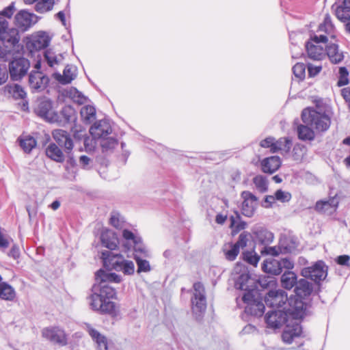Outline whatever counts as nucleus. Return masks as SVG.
Segmentation results:
<instances>
[{
  "label": "nucleus",
  "instance_id": "obj_1",
  "mask_svg": "<svg viewBox=\"0 0 350 350\" xmlns=\"http://www.w3.org/2000/svg\"><path fill=\"white\" fill-rule=\"evenodd\" d=\"M95 280L96 283L92 286V294L90 297L91 308L102 314H111L115 309L111 299L115 298L116 293L108 282L120 283L121 276L100 269L95 273Z\"/></svg>",
  "mask_w": 350,
  "mask_h": 350
},
{
  "label": "nucleus",
  "instance_id": "obj_2",
  "mask_svg": "<svg viewBox=\"0 0 350 350\" xmlns=\"http://www.w3.org/2000/svg\"><path fill=\"white\" fill-rule=\"evenodd\" d=\"M313 103L315 108H306L301 113V120L306 125L297 126L298 137L303 141H311L314 138V132L308 125L317 131H325L327 129L328 106L326 102L320 97H314Z\"/></svg>",
  "mask_w": 350,
  "mask_h": 350
},
{
  "label": "nucleus",
  "instance_id": "obj_3",
  "mask_svg": "<svg viewBox=\"0 0 350 350\" xmlns=\"http://www.w3.org/2000/svg\"><path fill=\"white\" fill-rule=\"evenodd\" d=\"M0 61L6 62L15 55L19 36L14 29L8 28V22L0 17Z\"/></svg>",
  "mask_w": 350,
  "mask_h": 350
},
{
  "label": "nucleus",
  "instance_id": "obj_4",
  "mask_svg": "<svg viewBox=\"0 0 350 350\" xmlns=\"http://www.w3.org/2000/svg\"><path fill=\"white\" fill-rule=\"evenodd\" d=\"M103 265L109 269L122 271L125 275H133L135 272V265L133 261L124 260L122 255L114 254L111 251L101 253Z\"/></svg>",
  "mask_w": 350,
  "mask_h": 350
},
{
  "label": "nucleus",
  "instance_id": "obj_5",
  "mask_svg": "<svg viewBox=\"0 0 350 350\" xmlns=\"http://www.w3.org/2000/svg\"><path fill=\"white\" fill-rule=\"evenodd\" d=\"M327 38L325 35H313L306 43V49L309 58L321 60L328 55Z\"/></svg>",
  "mask_w": 350,
  "mask_h": 350
},
{
  "label": "nucleus",
  "instance_id": "obj_6",
  "mask_svg": "<svg viewBox=\"0 0 350 350\" xmlns=\"http://www.w3.org/2000/svg\"><path fill=\"white\" fill-rule=\"evenodd\" d=\"M8 71L11 80L21 81L25 77L30 68V62L28 59L20 55L15 51V55L10 58Z\"/></svg>",
  "mask_w": 350,
  "mask_h": 350
},
{
  "label": "nucleus",
  "instance_id": "obj_7",
  "mask_svg": "<svg viewBox=\"0 0 350 350\" xmlns=\"http://www.w3.org/2000/svg\"><path fill=\"white\" fill-rule=\"evenodd\" d=\"M242 300L247 304L245 312L250 315L261 317L265 312V305L258 291H249L244 293Z\"/></svg>",
  "mask_w": 350,
  "mask_h": 350
},
{
  "label": "nucleus",
  "instance_id": "obj_8",
  "mask_svg": "<svg viewBox=\"0 0 350 350\" xmlns=\"http://www.w3.org/2000/svg\"><path fill=\"white\" fill-rule=\"evenodd\" d=\"M41 336L44 340L59 347L66 346L68 343V334L59 326L50 325L42 328Z\"/></svg>",
  "mask_w": 350,
  "mask_h": 350
},
{
  "label": "nucleus",
  "instance_id": "obj_9",
  "mask_svg": "<svg viewBox=\"0 0 350 350\" xmlns=\"http://www.w3.org/2000/svg\"><path fill=\"white\" fill-rule=\"evenodd\" d=\"M193 297L191 299L192 310L196 318L200 320L206 308L205 290L201 282L193 284Z\"/></svg>",
  "mask_w": 350,
  "mask_h": 350
},
{
  "label": "nucleus",
  "instance_id": "obj_10",
  "mask_svg": "<svg viewBox=\"0 0 350 350\" xmlns=\"http://www.w3.org/2000/svg\"><path fill=\"white\" fill-rule=\"evenodd\" d=\"M301 275L319 284L327 276V267L322 260L316 262L312 266L302 269Z\"/></svg>",
  "mask_w": 350,
  "mask_h": 350
},
{
  "label": "nucleus",
  "instance_id": "obj_11",
  "mask_svg": "<svg viewBox=\"0 0 350 350\" xmlns=\"http://www.w3.org/2000/svg\"><path fill=\"white\" fill-rule=\"evenodd\" d=\"M36 114L51 123H61L60 116L53 109L52 103L49 100H41L35 109Z\"/></svg>",
  "mask_w": 350,
  "mask_h": 350
},
{
  "label": "nucleus",
  "instance_id": "obj_12",
  "mask_svg": "<svg viewBox=\"0 0 350 350\" xmlns=\"http://www.w3.org/2000/svg\"><path fill=\"white\" fill-rule=\"evenodd\" d=\"M288 297L286 293L282 289L269 291L265 297V302L268 307L280 308L286 307Z\"/></svg>",
  "mask_w": 350,
  "mask_h": 350
},
{
  "label": "nucleus",
  "instance_id": "obj_13",
  "mask_svg": "<svg viewBox=\"0 0 350 350\" xmlns=\"http://www.w3.org/2000/svg\"><path fill=\"white\" fill-rule=\"evenodd\" d=\"M288 313L284 310H272L265 315V321L267 326L271 328H279L287 323Z\"/></svg>",
  "mask_w": 350,
  "mask_h": 350
},
{
  "label": "nucleus",
  "instance_id": "obj_14",
  "mask_svg": "<svg viewBox=\"0 0 350 350\" xmlns=\"http://www.w3.org/2000/svg\"><path fill=\"white\" fill-rule=\"evenodd\" d=\"M49 77L42 72L32 70L29 75V85L33 92L43 91L48 85Z\"/></svg>",
  "mask_w": 350,
  "mask_h": 350
},
{
  "label": "nucleus",
  "instance_id": "obj_15",
  "mask_svg": "<svg viewBox=\"0 0 350 350\" xmlns=\"http://www.w3.org/2000/svg\"><path fill=\"white\" fill-rule=\"evenodd\" d=\"M288 307H284V310L288 313V317L294 319H299L304 317L306 309L305 304L299 297L288 299Z\"/></svg>",
  "mask_w": 350,
  "mask_h": 350
},
{
  "label": "nucleus",
  "instance_id": "obj_16",
  "mask_svg": "<svg viewBox=\"0 0 350 350\" xmlns=\"http://www.w3.org/2000/svg\"><path fill=\"white\" fill-rule=\"evenodd\" d=\"M55 144L64 148V152L70 155L74 147L70 135L62 129H55L52 133Z\"/></svg>",
  "mask_w": 350,
  "mask_h": 350
},
{
  "label": "nucleus",
  "instance_id": "obj_17",
  "mask_svg": "<svg viewBox=\"0 0 350 350\" xmlns=\"http://www.w3.org/2000/svg\"><path fill=\"white\" fill-rule=\"evenodd\" d=\"M111 126L109 120H100L96 122L90 129V133L94 139H102L111 133Z\"/></svg>",
  "mask_w": 350,
  "mask_h": 350
},
{
  "label": "nucleus",
  "instance_id": "obj_18",
  "mask_svg": "<svg viewBox=\"0 0 350 350\" xmlns=\"http://www.w3.org/2000/svg\"><path fill=\"white\" fill-rule=\"evenodd\" d=\"M242 202L241 212L243 215L250 217L253 216L256 205L257 198L250 191H244L241 193Z\"/></svg>",
  "mask_w": 350,
  "mask_h": 350
},
{
  "label": "nucleus",
  "instance_id": "obj_19",
  "mask_svg": "<svg viewBox=\"0 0 350 350\" xmlns=\"http://www.w3.org/2000/svg\"><path fill=\"white\" fill-rule=\"evenodd\" d=\"M0 94L5 97L13 98L15 100L23 99L26 96L25 91L18 84L6 85L0 89Z\"/></svg>",
  "mask_w": 350,
  "mask_h": 350
},
{
  "label": "nucleus",
  "instance_id": "obj_20",
  "mask_svg": "<svg viewBox=\"0 0 350 350\" xmlns=\"http://www.w3.org/2000/svg\"><path fill=\"white\" fill-rule=\"evenodd\" d=\"M254 240L259 244L266 246L269 245L273 241V234L261 226H256L252 230Z\"/></svg>",
  "mask_w": 350,
  "mask_h": 350
},
{
  "label": "nucleus",
  "instance_id": "obj_21",
  "mask_svg": "<svg viewBox=\"0 0 350 350\" xmlns=\"http://www.w3.org/2000/svg\"><path fill=\"white\" fill-rule=\"evenodd\" d=\"M50 42L49 37L44 32L40 33L31 38L27 46L31 52L40 51L48 46Z\"/></svg>",
  "mask_w": 350,
  "mask_h": 350
},
{
  "label": "nucleus",
  "instance_id": "obj_22",
  "mask_svg": "<svg viewBox=\"0 0 350 350\" xmlns=\"http://www.w3.org/2000/svg\"><path fill=\"white\" fill-rule=\"evenodd\" d=\"M34 16V14H31L25 10H21L15 16V25L21 31H26L33 23V18Z\"/></svg>",
  "mask_w": 350,
  "mask_h": 350
},
{
  "label": "nucleus",
  "instance_id": "obj_23",
  "mask_svg": "<svg viewBox=\"0 0 350 350\" xmlns=\"http://www.w3.org/2000/svg\"><path fill=\"white\" fill-rule=\"evenodd\" d=\"M335 5L332 6L335 8L336 16L342 22L350 20V0H336Z\"/></svg>",
  "mask_w": 350,
  "mask_h": 350
},
{
  "label": "nucleus",
  "instance_id": "obj_24",
  "mask_svg": "<svg viewBox=\"0 0 350 350\" xmlns=\"http://www.w3.org/2000/svg\"><path fill=\"white\" fill-rule=\"evenodd\" d=\"M100 241L103 247L114 250L117 248L118 239L116 234L111 230L103 229L100 234Z\"/></svg>",
  "mask_w": 350,
  "mask_h": 350
},
{
  "label": "nucleus",
  "instance_id": "obj_25",
  "mask_svg": "<svg viewBox=\"0 0 350 350\" xmlns=\"http://www.w3.org/2000/svg\"><path fill=\"white\" fill-rule=\"evenodd\" d=\"M280 165L281 160L278 156L267 157L261 161V169L264 173L273 174Z\"/></svg>",
  "mask_w": 350,
  "mask_h": 350
},
{
  "label": "nucleus",
  "instance_id": "obj_26",
  "mask_svg": "<svg viewBox=\"0 0 350 350\" xmlns=\"http://www.w3.org/2000/svg\"><path fill=\"white\" fill-rule=\"evenodd\" d=\"M47 157L57 163H63L65 160V155L62 150L55 143H50L45 149Z\"/></svg>",
  "mask_w": 350,
  "mask_h": 350
},
{
  "label": "nucleus",
  "instance_id": "obj_27",
  "mask_svg": "<svg viewBox=\"0 0 350 350\" xmlns=\"http://www.w3.org/2000/svg\"><path fill=\"white\" fill-rule=\"evenodd\" d=\"M295 286L296 296L299 298H304L310 295L312 291V285L306 279L297 281Z\"/></svg>",
  "mask_w": 350,
  "mask_h": 350
},
{
  "label": "nucleus",
  "instance_id": "obj_28",
  "mask_svg": "<svg viewBox=\"0 0 350 350\" xmlns=\"http://www.w3.org/2000/svg\"><path fill=\"white\" fill-rule=\"evenodd\" d=\"M262 269L264 272L277 275L282 273L280 260L273 258H267L262 265Z\"/></svg>",
  "mask_w": 350,
  "mask_h": 350
},
{
  "label": "nucleus",
  "instance_id": "obj_29",
  "mask_svg": "<svg viewBox=\"0 0 350 350\" xmlns=\"http://www.w3.org/2000/svg\"><path fill=\"white\" fill-rule=\"evenodd\" d=\"M77 77L76 69L67 66L64 70L63 75H56L57 80L62 84L66 85L71 83Z\"/></svg>",
  "mask_w": 350,
  "mask_h": 350
},
{
  "label": "nucleus",
  "instance_id": "obj_30",
  "mask_svg": "<svg viewBox=\"0 0 350 350\" xmlns=\"http://www.w3.org/2000/svg\"><path fill=\"white\" fill-rule=\"evenodd\" d=\"M301 327L299 324H296L295 326L292 328L287 325L286 329L283 332L282 334V340L284 342L291 344L295 337H297L301 334Z\"/></svg>",
  "mask_w": 350,
  "mask_h": 350
},
{
  "label": "nucleus",
  "instance_id": "obj_31",
  "mask_svg": "<svg viewBox=\"0 0 350 350\" xmlns=\"http://www.w3.org/2000/svg\"><path fill=\"white\" fill-rule=\"evenodd\" d=\"M297 281V275L291 271H285L281 277L282 286L286 289H291Z\"/></svg>",
  "mask_w": 350,
  "mask_h": 350
},
{
  "label": "nucleus",
  "instance_id": "obj_32",
  "mask_svg": "<svg viewBox=\"0 0 350 350\" xmlns=\"http://www.w3.org/2000/svg\"><path fill=\"white\" fill-rule=\"evenodd\" d=\"M60 119L62 120L61 123H69L71 122H75L77 120L76 111L75 109L70 105L64 106L61 111Z\"/></svg>",
  "mask_w": 350,
  "mask_h": 350
},
{
  "label": "nucleus",
  "instance_id": "obj_33",
  "mask_svg": "<svg viewBox=\"0 0 350 350\" xmlns=\"http://www.w3.org/2000/svg\"><path fill=\"white\" fill-rule=\"evenodd\" d=\"M252 282L253 280L251 278L248 273H242L238 278L235 283V286L238 289L245 291V293H247L249 291H256L254 288H249L250 286V284H252Z\"/></svg>",
  "mask_w": 350,
  "mask_h": 350
},
{
  "label": "nucleus",
  "instance_id": "obj_34",
  "mask_svg": "<svg viewBox=\"0 0 350 350\" xmlns=\"http://www.w3.org/2000/svg\"><path fill=\"white\" fill-rule=\"evenodd\" d=\"M80 114L83 122L90 124L96 119V109L92 105H85L81 107Z\"/></svg>",
  "mask_w": 350,
  "mask_h": 350
},
{
  "label": "nucleus",
  "instance_id": "obj_35",
  "mask_svg": "<svg viewBox=\"0 0 350 350\" xmlns=\"http://www.w3.org/2000/svg\"><path fill=\"white\" fill-rule=\"evenodd\" d=\"M16 297L14 288L7 282H0V298L1 299L12 301Z\"/></svg>",
  "mask_w": 350,
  "mask_h": 350
},
{
  "label": "nucleus",
  "instance_id": "obj_36",
  "mask_svg": "<svg viewBox=\"0 0 350 350\" xmlns=\"http://www.w3.org/2000/svg\"><path fill=\"white\" fill-rule=\"evenodd\" d=\"M292 146V141L288 137H281L278 140H275L274 148H272V152H276L279 150L288 152Z\"/></svg>",
  "mask_w": 350,
  "mask_h": 350
},
{
  "label": "nucleus",
  "instance_id": "obj_37",
  "mask_svg": "<svg viewBox=\"0 0 350 350\" xmlns=\"http://www.w3.org/2000/svg\"><path fill=\"white\" fill-rule=\"evenodd\" d=\"M20 146L25 153H30L33 148L36 146V139L31 136H25L18 138Z\"/></svg>",
  "mask_w": 350,
  "mask_h": 350
},
{
  "label": "nucleus",
  "instance_id": "obj_38",
  "mask_svg": "<svg viewBox=\"0 0 350 350\" xmlns=\"http://www.w3.org/2000/svg\"><path fill=\"white\" fill-rule=\"evenodd\" d=\"M343 59V53L339 52L338 44L329 43V62L333 64H338Z\"/></svg>",
  "mask_w": 350,
  "mask_h": 350
},
{
  "label": "nucleus",
  "instance_id": "obj_39",
  "mask_svg": "<svg viewBox=\"0 0 350 350\" xmlns=\"http://www.w3.org/2000/svg\"><path fill=\"white\" fill-rule=\"evenodd\" d=\"M279 246L282 253L286 254L290 253L295 250L296 244L293 239L284 237L280 239Z\"/></svg>",
  "mask_w": 350,
  "mask_h": 350
},
{
  "label": "nucleus",
  "instance_id": "obj_40",
  "mask_svg": "<svg viewBox=\"0 0 350 350\" xmlns=\"http://www.w3.org/2000/svg\"><path fill=\"white\" fill-rule=\"evenodd\" d=\"M55 0H41L35 6L37 12L44 13L51 10L54 6Z\"/></svg>",
  "mask_w": 350,
  "mask_h": 350
},
{
  "label": "nucleus",
  "instance_id": "obj_41",
  "mask_svg": "<svg viewBox=\"0 0 350 350\" xmlns=\"http://www.w3.org/2000/svg\"><path fill=\"white\" fill-rule=\"evenodd\" d=\"M133 250L135 252V254H138L139 256H142L143 257H146L148 256V252L146 247V246L142 243V240L141 237H139L133 243Z\"/></svg>",
  "mask_w": 350,
  "mask_h": 350
},
{
  "label": "nucleus",
  "instance_id": "obj_42",
  "mask_svg": "<svg viewBox=\"0 0 350 350\" xmlns=\"http://www.w3.org/2000/svg\"><path fill=\"white\" fill-rule=\"evenodd\" d=\"M253 183L256 188L261 193L267 190L268 183L265 177L262 175H258L253 178Z\"/></svg>",
  "mask_w": 350,
  "mask_h": 350
},
{
  "label": "nucleus",
  "instance_id": "obj_43",
  "mask_svg": "<svg viewBox=\"0 0 350 350\" xmlns=\"http://www.w3.org/2000/svg\"><path fill=\"white\" fill-rule=\"evenodd\" d=\"M134 258L137 265V272H148L150 271V265L148 260H144L138 254H135Z\"/></svg>",
  "mask_w": 350,
  "mask_h": 350
},
{
  "label": "nucleus",
  "instance_id": "obj_44",
  "mask_svg": "<svg viewBox=\"0 0 350 350\" xmlns=\"http://www.w3.org/2000/svg\"><path fill=\"white\" fill-rule=\"evenodd\" d=\"M306 152L307 148L304 145L301 144H295L293 150L294 159L296 161L301 160L306 154Z\"/></svg>",
  "mask_w": 350,
  "mask_h": 350
},
{
  "label": "nucleus",
  "instance_id": "obj_45",
  "mask_svg": "<svg viewBox=\"0 0 350 350\" xmlns=\"http://www.w3.org/2000/svg\"><path fill=\"white\" fill-rule=\"evenodd\" d=\"M243 258L249 264L256 266L260 260V256L253 251H247L243 253Z\"/></svg>",
  "mask_w": 350,
  "mask_h": 350
},
{
  "label": "nucleus",
  "instance_id": "obj_46",
  "mask_svg": "<svg viewBox=\"0 0 350 350\" xmlns=\"http://www.w3.org/2000/svg\"><path fill=\"white\" fill-rule=\"evenodd\" d=\"M44 56L50 67H53L54 66L57 65L59 62V59L57 58V55L51 49L46 50L44 52Z\"/></svg>",
  "mask_w": 350,
  "mask_h": 350
},
{
  "label": "nucleus",
  "instance_id": "obj_47",
  "mask_svg": "<svg viewBox=\"0 0 350 350\" xmlns=\"http://www.w3.org/2000/svg\"><path fill=\"white\" fill-rule=\"evenodd\" d=\"M103 151L113 149L118 145V141L113 137L102 138L100 142Z\"/></svg>",
  "mask_w": 350,
  "mask_h": 350
},
{
  "label": "nucleus",
  "instance_id": "obj_48",
  "mask_svg": "<svg viewBox=\"0 0 350 350\" xmlns=\"http://www.w3.org/2000/svg\"><path fill=\"white\" fill-rule=\"evenodd\" d=\"M123 219L118 212H112L109 219V223L116 228H121L123 224Z\"/></svg>",
  "mask_w": 350,
  "mask_h": 350
},
{
  "label": "nucleus",
  "instance_id": "obj_49",
  "mask_svg": "<svg viewBox=\"0 0 350 350\" xmlns=\"http://www.w3.org/2000/svg\"><path fill=\"white\" fill-rule=\"evenodd\" d=\"M252 238V234L246 231H243L239 234L238 241L234 243L238 247L243 248L247 245V242Z\"/></svg>",
  "mask_w": 350,
  "mask_h": 350
},
{
  "label": "nucleus",
  "instance_id": "obj_50",
  "mask_svg": "<svg viewBox=\"0 0 350 350\" xmlns=\"http://www.w3.org/2000/svg\"><path fill=\"white\" fill-rule=\"evenodd\" d=\"M262 255H270L271 256H277L282 253L280 246L269 247L268 245L264 246L260 250Z\"/></svg>",
  "mask_w": 350,
  "mask_h": 350
},
{
  "label": "nucleus",
  "instance_id": "obj_51",
  "mask_svg": "<svg viewBox=\"0 0 350 350\" xmlns=\"http://www.w3.org/2000/svg\"><path fill=\"white\" fill-rule=\"evenodd\" d=\"M293 72L294 75L299 79H304L306 75V66L305 64L303 63H297L293 67Z\"/></svg>",
  "mask_w": 350,
  "mask_h": 350
},
{
  "label": "nucleus",
  "instance_id": "obj_52",
  "mask_svg": "<svg viewBox=\"0 0 350 350\" xmlns=\"http://www.w3.org/2000/svg\"><path fill=\"white\" fill-rule=\"evenodd\" d=\"M276 200L281 202H288L291 199V194L288 191L278 189L275 192Z\"/></svg>",
  "mask_w": 350,
  "mask_h": 350
},
{
  "label": "nucleus",
  "instance_id": "obj_53",
  "mask_svg": "<svg viewBox=\"0 0 350 350\" xmlns=\"http://www.w3.org/2000/svg\"><path fill=\"white\" fill-rule=\"evenodd\" d=\"M247 226V223L243 221H240L237 223L235 222L233 217H232L231 219V227H232V234L233 235L237 234L239 231L241 230H243Z\"/></svg>",
  "mask_w": 350,
  "mask_h": 350
},
{
  "label": "nucleus",
  "instance_id": "obj_54",
  "mask_svg": "<svg viewBox=\"0 0 350 350\" xmlns=\"http://www.w3.org/2000/svg\"><path fill=\"white\" fill-rule=\"evenodd\" d=\"M240 249L235 244L231 245V248L225 252L226 259L229 260H235L236 257L239 254Z\"/></svg>",
  "mask_w": 350,
  "mask_h": 350
},
{
  "label": "nucleus",
  "instance_id": "obj_55",
  "mask_svg": "<svg viewBox=\"0 0 350 350\" xmlns=\"http://www.w3.org/2000/svg\"><path fill=\"white\" fill-rule=\"evenodd\" d=\"M14 3H12L9 6L6 7L1 12H0V17L7 21L4 17L10 18L14 12Z\"/></svg>",
  "mask_w": 350,
  "mask_h": 350
},
{
  "label": "nucleus",
  "instance_id": "obj_56",
  "mask_svg": "<svg viewBox=\"0 0 350 350\" xmlns=\"http://www.w3.org/2000/svg\"><path fill=\"white\" fill-rule=\"evenodd\" d=\"M85 329L94 341L99 340L103 336L96 329H94L90 324H85Z\"/></svg>",
  "mask_w": 350,
  "mask_h": 350
},
{
  "label": "nucleus",
  "instance_id": "obj_57",
  "mask_svg": "<svg viewBox=\"0 0 350 350\" xmlns=\"http://www.w3.org/2000/svg\"><path fill=\"white\" fill-rule=\"evenodd\" d=\"M10 240H12L10 237L6 236L2 232L1 229L0 228V249L5 250L7 249L10 243Z\"/></svg>",
  "mask_w": 350,
  "mask_h": 350
},
{
  "label": "nucleus",
  "instance_id": "obj_58",
  "mask_svg": "<svg viewBox=\"0 0 350 350\" xmlns=\"http://www.w3.org/2000/svg\"><path fill=\"white\" fill-rule=\"evenodd\" d=\"M124 239L128 241L129 243L133 244L135 241L139 237L135 236L131 231L129 230H124L122 232Z\"/></svg>",
  "mask_w": 350,
  "mask_h": 350
},
{
  "label": "nucleus",
  "instance_id": "obj_59",
  "mask_svg": "<svg viewBox=\"0 0 350 350\" xmlns=\"http://www.w3.org/2000/svg\"><path fill=\"white\" fill-rule=\"evenodd\" d=\"M280 268H282V271L283 269H286L288 271L293 269L294 262L287 258H282L280 260Z\"/></svg>",
  "mask_w": 350,
  "mask_h": 350
},
{
  "label": "nucleus",
  "instance_id": "obj_60",
  "mask_svg": "<svg viewBox=\"0 0 350 350\" xmlns=\"http://www.w3.org/2000/svg\"><path fill=\"white\" fill-rule=\"evenodd\" d=\"M274 144L275 139L271 137H267L266 139L262 140L260 143V146L263 148H270L271 152L272 148H274Z\"/></svg>",
  "mask_w": 350,
  "mask_h": 350
},
{
  "label": "nucleus",
  "instance_id": "obj_61",
  "mask_svg": "<svg viewBox=\"0 0 350 350\" xmlns=\"http://www.w3.org/2000/svg\"><path fill=\"white\" fill-rule=\"evenodd\" d=\"M328 208V200H319L316 203L315 210L319 213L325 212Z\"/></svg>",
  "mask_w": 350,
  "mask_h": 350
},
{
  "label": "nucleus",
  "instance_id": "obj_62",
  "mask_svg": "<svg viewBox=\"0 0 350 350\" xmlns=\"http://www.w3.org/2000/svg\"><path fill=\"white\" fill-rule=\"evenodd\" d=\"M321 70V66H313L312 64H308V72L310 77H313L318 75Z\"/></svg>",
  "mask_w": 350,
  "mask_h": 350
},
{
  "label": "nucleus",
  "instance_id": "obj_63",
  "mask_svg": "<svg viewBox=\"0 0 350 350\" xmlns=\"http://www.w3.org/2000/svg\"><path fill=\"white\" fill-rule=\"evenodd\" d=\"M276 200V198H275V196H271V195H269V196H266L265 198V200L262 202V206L265 207V208H270L272 206L273 204L275 203Z\"/></svg>",
  "mask_w": 350,
  "mask_h": 350
},
{
  "label": "nucleus",
  "instance_id": "obj_64",
  "mask_svg": "<svg viewBox=\"0 0 350 350\" xmlns=\"http://www.w3.org/2000/svg\"><path fill=\"white\" fill-rule=\"evenodd\" d=\"M95 342L97 344L98 350H108L107 340L105 336H103L99 340Z\"/></svg>",
  "mask_w": 350,
  "mask_h": 350
}]
</instances>
